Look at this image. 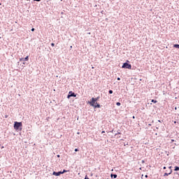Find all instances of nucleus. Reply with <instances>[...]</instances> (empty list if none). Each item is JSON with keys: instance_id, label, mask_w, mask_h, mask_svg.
<instances>
[{"instance_id": "f257e3e1", "label": "nucleus", "mask_w": 179, "mask_h": 179, "mask_svg": "<svg viewBox=\"0 0 179 179\" xmlns=\"http://www.w3.org/2000/svg\"><path fill=\"white\" fill-rule=\"evenodd\" d=\"M13 128L17 132H19V131H22L23 129V124L22 122H14Z\"/></svg>"}, {"instance_id": "f03ea898", "label": "nucleus", "mask_w": 179, "mask_h": 179, "mask_svg": "<svg viewBox=\"0 0 179 179\" xmlns=\"http://www.w3.org/2000/svg\"><path fill=\"white\" fill-rule=\"evenodd\" d=\"M122 68L123 69H132V65L129 64V60H126V62L123 63Z\"/></svg>"}, {"instance_id": "7ed1b4c3", "label": "nucleus", "mask_w": 179, "mask_h": 179, "mask_svg": "<svg viewBox=\"0 0 179 179\" xmlns=\"http://www.w3.org/2000/svg\"><path fill=\"white\" fill-rule=\"evenodd\" d=\"M88 104H90V106L91 107H93V108H101V105H100L99 103L97 102H91V103H87Z\"/></svg>"}, {"instance_id": "20e7f679", "label": "nucleus", "mask_w": 179, "mask_h": 179, "mask_svg": "<svg viewBox=\"0 0 179 179\" xmlns=\"http://www.w3.org/2000/svg\"><path fill=\"white\" fill-rule=\"evenodd\" d=\"M78 94H75L73 91H69V94L67 95V99H71V97H76Z\"/></svg>"}, {"instance_id": "39448f33", "label": "nucleus", "mask_w": 179, "mask_h": 179, "mask_svg": "<svg viewBox=\"0 0 179 179\" xmlns=\"http://www.w3.org/2000/svg\"><path fill=\"white\" fill-rule=\"evenodd\" d=\"M100 100V96L96 98L92 97L87 103H97Z\"/></svg>"}, {"instance_id": "423d86ee", "label": "nucleus", "mask_w": 179, "mask_h": 179, "mask_svg": "<svg viewBox=\"0 0 179 179\" xmlns=\"http://www.w3.org/2000/svg\"><path fill=\"white\" fill-rule=\"evenodd\" d=\"M61 174H62V171H53V173H52V176H55V177H59V176H61Z\"/></svg>"}, {"instance_id": "0eeeda50", "label": "nucleus", "mask_w": 179, "mask_h": 179, "mask_svg": "<svg viewBox=\"0 0 179 179\" xmlns=\"http://www.w3.org/2000/svg\"><path fill=\"white\" fill-rule=\"evenodd\" d=\"M27 61H29V56H27L25 58H20V62H26Z\"/></svg>"}, {"instance_id": "6e6552de", "label": "nucleus", "mask_w": 179, "mask_h": 179, "mask_svg": "<svg viewBox=\"0 0 179 179\" xmlns=\"http://www.w3.org/2000/svg\"><path fill=\"white\" fill-rule=\"evenodd\" d=\"M171 173H173V169H171V170L169 171V172H166V173H164V177L170 176V174H171Z\"/></svg>"}, {"instance_id": "1a4fd4ad", "label": "nucleus", "mask_w": 179, "mask_h": 179, "mask_svg": "<svg viewBox=\"0 0 179 179\" xmlns=\"http://www.w3.org/2000/svg\"><path fill=\"white\" fill-rule=\"evenodd\" d=\"M117 177H118V176L117 174H114L113 173L110 174V178H111L115 179V178H117Z\"/></svg>"}, {"instance_id": "9d476101", "label": "nucleus", "mask_w": 179, "mask_h": 179, "mask_svg": "<svg viewBox=\"0 0 179 179\" xmlns=\"http://www.w3.org/2000/svg\"><path fill=\"white\" fill-rule=\"evenodd\" d=\"M173 48H178L179 50V44H173Z\"/></svg>"}, {"instance_id": "9b49d317", "label": "nucleus", "mask_w": 179, "mask_h": 179, "mask_svg": "<svg viewBox=\"0 0 179 179\" xmlns=\"http://www.w3.org/2000/svg\"><path fill=\"white\" fill-rule=\"evenodd\" d=\"M69 172V171L66 170V169H64L62 171V174H65V173H68Z\"/></svg>"}, {"instance_id": "f8f14e48", "label": "nucleus", "mask_w": 179, "mask_h": 179, "mask_svg": "<svg viewBox=\"0 0 179 179\" xmlns=\"http://www.w3.org/2000/svg\"><path fill=\"white\" fill-rule=\"evenodd\" d=\"M174 171H179V166H175Z\"/></svg>"}, {"instance_id": "ddd939ff", "label": "nucleus", "mask_w": 179, "mask_h": 179, "mask_svg": "<svg viewBox=\"0 0 179 179\" xmlns=\"http://www.w3.org/2000/svg\"><path fill=\"white\" fill-rule=\"evenodd\" d=\"M151 103H154L155 104H156V103H157V100L152 99Z\"/></svg>"}, {"instance_id": "4468645a", "label": "nucleus", "mask_w": 179, "mask_h": 179, "mask_svg": "<svg viewBox=\"0 0 179 179\" xmlns=\"http://www.w3.org/2000/svg\"><path fill=\"white\" fill-rule=\"evenodd\" d=\"M117 135H121V132L117 131V133L115 134V136H117Z\"/></svg>"}, {"instance_id": "2eb2a0df", "label": "nucleus", "mask_w": 179, "mask_h": 179, "mask_svg": "<svg viewBox=\"0 0 179 179\" xmlns=\"http://www.w3.org/2000/svg\"><path fill=\"white\" fill-rule=\"evenodd\" d=\"M108 93H109V94H113V92L112 90H110L108 91Z\"/></svg>"}, {"instance_id": "dca6fc26", "label": "nucleus", "mask_w": 179, "mask_h": 179, "mask_svg": "<svg viewBox=\"0 0 179 179\" xmlns=\"http://www.w3.org/2000/svg\"><path fill=\"white\" fill-rule=\"evenodd\" d=\"M116 106H121V103L120 102H117Z\"/></svg>"}, {"instance_id": "f3484780", "label": "nucleus", "mask_w": 179, "mask_h": 179, "mask_svg": "<svg viewBox=\"0 0 179 179\" xmlns=\"http://www.w3.org/2000/svg\"><path fill=\"white\" fill-rule=\"evenodd\" d=\"M74 152H79V148H75Z\"/></svg>"}, {"instance_id": "a211bd4d", "label": "nucleus", "mask_w": 179, "mask_h": 179, "mask_svg": "<svg viewBox=\"0 0 179 179\" xmlns=\"http://www.w3.org/2000/svg\"><path fill=\"white\" fill-rule=\"evenodd\" d=\"M51 46H52V47H55V43H51Z\"/></svg>"}, {"instance_id": "6ab92c4d", "label": "nucleus", "mask_w": 179, "mask_h": 179, "mask_svg": "<svg viewBox=\"0 0 179 179\" xmlns=\"http://www.w3.org/2000/svg\"><path fill=\"white\" fill-rule=\"evenodd\" d=\"M152 127V124H148L147 128H149V127Z\"/></svg>"}, {"instance_id": "aec40b11", "label": "nucleus", "mask_w": 179, "mask_h": 179, "mask_svg": "<svg viewBox=\"0 0 179 179\" xmlns=\"http://www.w3.org/2000/svg\"><path fill=\"white\" fill-rule=\"evenodd\" d=\"M85 179H90L89 176H87V175H86L85 177Z\"/></svg>"}, {"instance_id": "412c9836", "label": "nucleus", "mask_w": 179, "mask_h": 179, "mask_svg": "<svg viewBox=\"0 0 179 179\" xmlns=\"http://www.w3.org/2000/svg\"><path fill=\"white\" fill-rule=\"evenodd\" d=\"M34 30H36V29L31 28V31H34Z\"/></svg>"}, {"instance_id": "4be33fe9", "label": "nucleus", "mask_w": 179, "mask_h": 179, "mask_svg": "<svg viewBox=\"0 0 179 179\" xmlns=\"http://www.w3.org/2000/svg\"><path fill=\"white\" fill-rule=\"evenodd\" d=\"M36 2H40L41 0H34Z\"/></svg>"}, {"instance_id": "5701e85b", "label": "nucleus", "mask_w": 179, "mask_h": 179, "mask_svg": "<svg viewBox=\"0 0 179 179\" xmlns=\"http://www.w3.org/2000/svg\"><path fill=\"white\" fill-rule=\"evenodd\" d=\"M117 80H121V78L118 77V78H117Z\"/></svg>"}, {"instance_id": "b1692460", "label": "nucleus", "mask_w": 179, "mask_h": 179, "mask_svg": "<svg viewBox=\"0 0 179 179\" xmlns=\"http://www.w3.org/2000/svg\"><path fill=\"white\" fill-rule=\"evenodd\" d=\"M169 170H171L173 169V166H169Z\"/></svg>"}, {"instance_id": "393cba45", "label": "nucleus", "mask_w": 179, "mask_h": 179, "mask_svg": "<svg viewBox=\"0 0 179 179\" xmlns=\"http://www.w3.org/2000/svg\"><path fill=\"white\" fill-rule=\"evenodd\" d=\"M8 117H9V115H5V118H8Z\"/></svg>"}, {"instance_id": "a878e982", "label": "nucleus", "mask_w": 179, "mask_h": 179, "mask_svg": "<svg viewBox=\"0 0 179 179\" xmlns=\"http://www.w3.org/2000/svg\"><path fill=\"white\" fill-rule=\"evenodd\" d=\"M101 134H106V131H102Z\"/></svg>"}, {"instance_id": "bb28decb", "label": "nucleus", "mask_w": 179, "mask_h": 179, "mask_svg": "<svg viewBox=\"0 0 179 179\" xmlns=\"http://www.w3.org/2000/svg\"><path fill=\"white\" fill-rule=\"evenodd\" d=\"M57 157L59 158V157H61V155H57Z\"/></svg>"}, {"instance_id": "cd10ccee", "label": "nucleus", "mask_w": 179, "mask_h": 179, "mask_svg": "<svg viewBox=\"0 0 179 179\" xmlns=\"http://www.w3.org/2000/svg\"><path fill=\"white\" fill-rule=\"evenodd\" d=\"M166 166H164V167H163V169H164V170H166Z\"/></svg>"}, {"instance_id": "c85d7f7f", "label": "nucleus", "mask_w": 179, "mask_h": 179, "mask_svg": "<svg viewBox=\"0 0 179 179\" xmlns=\"http://www.w3.org/2000/svg\"><path fill=\"white\" fill-rule=\"evenodd\" d=\"M174 174H178V176L179 173H178V172H175Z\"/></svg>"}, {"instance_id": "c756f323", "label": "nucleus", "mask_w": 179, "mask_h": 179, "mask_svg": "<svg viewBox=\"0 0 179 179\" xmlns=\"http://www.w3.org/2000/svg\"><path fill=\"white\" fill-rule=\"evenodd\" d=\"M148 175H145V178H148Z\"/></svg>"}, {"instance_id": "7c9ffc66", "label": "nucleus", "mask_w": 179, "mask_h": 179, "mask_svg": "<svg viewBox=\"0 0 179 179\" xmlns=\"http://www.w3.org/2000/svg\"><path fill=\"white\" fill-rule=\"evenodd\" d=\"M22 64H23V65H26V62H23Z\"/></svg>"}, {"instance_id": "2f4dec72", "label": "nucleus", "mask_w": 179, "mask_h": 179, "mask_svg": "<svg viewBox=\"0 0 179 179\" xmlns=\"http://www.w3.org/2000/svg\"><path fill=\"white\" fill-rule=\"evenodd\" d=\"M132 118H133V120H135V116H133Z\"/></svg>"}, {"instance_id": "473e14b6", "label": "nucleus", "mask_w": 179, "mask_h": 179, "mask_svg": "<svg viewBox=\"0 0 179 179\" xmlns=\"http://www.w3.org/2000/svg\"><path fill=\"white\" fill-rule=\"evenodd\" d=\"M171 142H174V139H171Z\"/></svg>"}, {"instance_id": "72a5a7b5", "label": "nucleus", "mask_w": 179, "mask_h": 179, "mask_svg": "<svg viewBox=\"0 0 179 179\" xmlns=\"http://www.w3.org/2000/svg\"><path fill=\"white\" fill-rule=\"evenodd\" d=\"M61 15H64V12H62V13H61Z\"/></svg>"}, {"instance_id": "f704fd0d", "label": "nucleus", "mask_w": 179, "mask_h": 179, "mask_svg": "<svg viewBox=\"0 0 179 179\" xmlns=\"http://www.w3.org/2000/svg\"><path fill=\"white\" fill-rule=\"evenodd\" d=\"M158 122H162V120H158Z\"/></svg>"}, {"instance_id": "c9c22d12", "label": "nucleus", "mask_w": 179, "mask_h": 179, "mask_svg": "<svg viewBox=\"0 0 179 179\" xmlns=\"http://www.w3.org/2000/svg\"><path fill=\"white\" fill-rule=\"evenodd\" d=\"M5 147H3V146H1V149H3Z\"/></svg>"}, {"instance_id": "e433bc0d", "label": "nucleus", "mask_w": 179, "mask_h": 179, "mask_svg": "<svg viewBox=\"0 0 179 179\" xmlns=\"http://www.w3.org/2000/svg\"><path fill=\"white\" fill-rule=\"evenodd\" d=\"M103 12H104V10L101 11V13H103Z\"/></svg>"}, {"instance_id": "4c0bfd02", "label": "nucleus", "mask_w": 179, "mask_h": 179, "mask_svg": "<svg viewBox=\"0 0 179 179\" xmlns=\"http://www.w3.org/2000/svg\"><path fill=\"white\" fill-rule=\"evenodd\" d=\"M174 124H177V122H176V121H175V122H174Z\"/></svg>"}, {"instance_id": "58836bf2", "label": "nucleus", "mask_w": 179, "mask_h": 179, "mask_svg": "<svg viewBox=\"0 0 179 179\" xmlns=\"http://www.w3.org/2000/svg\"><path fill=\"white\" fill-rule=\"evenodd\" d=\"M142 163H145V161H144V160H143V161H142Z\"/></svg>"}, {"instance_id": "ea45409f", "label": "nucleus", "mask_w": 179, "mask_h": 179, "mask_svg": "<svg viewBox=\"0 0 179 179\" xmlns=\"http://www.w3.org/2000/svg\"><path fill=\"white\" fill-rule=\"evenodd\" d=\"M77 134H78V135H79L80 133V132H78Z\"/></svg>"}, {"instance_id": "a19ab883", "label": "nucleus", "mask_w": 179, "mask_h": 179, "mask_svg": "<svg viewBox=\"0 0 179 179\" xmlns=\"http://www.w3.org/2000/svg\"><path fill=\"white\" fill-rule=\"evenodd\" d=\"M175 110H177V107H175Z\"/></svg>"}, {"instance_id": "79ce46f5", "label": "nucleus", "mask_w": 179, "mask_h": 179, "mask_svg": "<svg viewBox=\"0 0 179 179\" xmlns=\"http://www.w3.org/2000/svg\"><path fill=\"white\" fill-rule=\"evenodd\" d=\"M1 5H2V3L0 2V6H1Z\"/></svg>"}, {"instance_id": "37998d69", "label": "nucleus", "mask_w": 179, "mask_h": 179, "mask_svg": "<svg viewBox=\"0 0 179 179\" xmlns=\"http://www.w3.org/2000/svg\"><path fill=\"white\" fill-rule=\"evenodd\" d=\"M70 48H72V45L70 46Z\"/></svg>"}, {"instance_id": "c03bdc74", "label": "nucleus", "mask_w": 179, "mask_h": 179, "mask_svg": "<svg viewBox=\"0 0 179 179\" xmlns=\"http://www.w3.org/2000/svg\"><path fill=\"white\" fill-rule=\"evenodd\" d=\"M111 132H114V130H112Z\"/></svg>"}, {"instance_id": "a18cd8bd", "label": "nucleus", "mask_w": 179, "mask_h": 179, "mask_svg": "<svg viewBox=\"0 0 179 179\" xmlns=\"http://www.w3.org/2000/svg\"><path fill=\"white\" fill-rule=\"evenodd\" d=\"M111 171H114V169H112Z\"/></svg>"}, {"instance_id": "49530a36", "label": "nucleus", "mask_w": 179, "mask_h": 179, "mask_svg": "<svg viewBox=\"0 0 179 179\" xmlns=\"http://www.w3.org/2000/svg\"><path fill=\"white\" fill-rule=\"evenodd\" d=\"M166 173H169V171H168V170H166Z\"/></svg>"}, {"instance_id": "de8ad7c7", "label": "nucleus", "mask_w": 179, "mask_h": 179, "mask_svg": "<svg viewBox=\"0 0 179 179\" xmlns=\"http://www.w3.org/2000/svg\"><path fill=\"white\" fill-rule=\"evenodd\" d=\"M27 1H30V0H27Z\"/></svg>"}, {"instance_id": "09e8293b", "label": "nucleus", "mask_w": 179, "mask_h": 179, "mask_svg": "<svg viewBox=\"0 0 179 179\" xmlns=\"http://www.w3.org/2000/svg\"><path fill=\"white\" fill-rule=\"evenodd\" d=\"M48 1H51V0H48Z\"/></svg>"}]
</instances>
